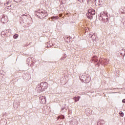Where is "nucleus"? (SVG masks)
Masks as SVG:
<instances>
[{"instance_id": "obj_1", "label": "nucleus", "mask_w": 125, "mask_h": 125, "mask_svg": "<svg viewBox=\"0 0 125 125\" xmlns=\"http://www.w3.org/2000/svg\"><path fill=\"white\" fill-rule=\"evenodd\" d=\"M88 13L86 14V16L88 19H92L93 15L95 14V10L93 9L92 8H89L88 10Z\"/></svg>"}, {"instance_id": "obj_2", "label": "nucleus", "mask_w": 125, "mask_h": 125, "mask_svg": "<svg viewBox=\"0 0 125 125\" xmlns=\"http://www.w3.org/2000/svg\"><path fill=\"white\" fill-rule=\"evenodd\" d=\"M38 91H43L45 89L47 88V83H41L40 85L37 87Z\"/></svg>"}, {"instance_id": "obj_3", "label": "nucleus", "mask_w": 125, "mask_h": 125, "mask_svg": "<svg viewBox=\"0 0 125 125\" xmlns=\"http://www.w3.org/2000/svg\"><path fill=\"white\" fill-rule=\"evenodd\" d=\"M8 21V18L7 16L5 15H3L2 17L1 18V22L2 23H6Z\"/></svg>"}, {"instance_id": "obj_4", "label": "nucleus", "mask_w": 125, "mask_h": 125, "mask_svg": "<svg viewBox=\"0 0 125 125\" xmlns=\"http://www.w3.org/2000/svg\"><path fill=\"white\" fill-rule=\"evenodd\" d=\"M107 13L104 12H102L100 14V19L105 20V18L107 17Z\"/></svg>"}, {"instance_id": "obj_5", "label": "nucleus", "mask_w": 125, "mask_h": 125, "mask_svg": "<svg viewBox=\"0 0 125 125\" xmlns=\"http://www.w3.org/2000/svg\"><path fill=\"white\" fill-rule=\"evenodd\" d=\"M37 16H39L41 18H45L47 16L48 14L46 13H38V14H36Z\"/></svg>"}, {"instance_id": "obj_6", "label": "nucleus", "mask_w": 125, "mask_h": 125, "mask_svg": "<svg viewBox=\"0 0 125 125\" xmlns=\"http://www.w3.org/2000/svg\"><path fill=\"white\" fill-rule=\"evenodd\" d=\"M39 100L40 101V103L42 104H44L46 103V99L45 97H40Z\"/></svg>"}, {"instance_id": "obj_7", "label": "nucleus", "mask_w": 125, "mask_h": 125, "mask_svg": "<svg viewBox=\"0 0 125 125\" xmlns=\"http://www.w3.org/2000/svg\"><path fill=\"white\" fill-rule=\"evenodd\" d=\"M80 99V97H75L73 98V99L75 101V102H77L79 101V99Z\"/></svg>"}, {"instance_id": "obj_8", "label": "nucleus", "mask_w": 125, "mask_h": 125, "mask_svg": "<svg viewBox=\"0 0 125 125\" xmlns=\"http://www.w3.org/2000/svg\"><path fill=\"white\" fill-rule=\"evenodd\" d=\"M119 114L121 117H123L124 116V113L122 111L119 112Z\"/></svg>"}, {"instance_id": "obj_9", "label": "nucleus", "mask_w": 125, "mask_h": 125, "mask_svg": "<svg viewBox=\"0 0 125 125\" xmlns=\"http://www.w3.org/2000/svg\"><path fill=\"white\" fill-rule=\"evenodd\" d=\"M19 37V35L18 34H16L14 35V39H16Z\"/></svg>"}, {"instance_id": "obj_10", "label": "nucleus", "mask_w": 125, "mask_h": 125, "mask_svg": "<svg viewBox=\"0 0 125 125\" xmlns=\"http://www.w3.org/2000/svg\"><path fill=\"white\" fill-rule=\"evenodd\" d=\"M66 109L65 108H62V109H61V111L63 113L66 112Z\"/></svg>"}, {"instance_id": "obj_11", "label": "nucleus", "mask_w": 125, "mask_h": 125, "mask_svg": "<svg viewBox=\"0 0 125 125\" xmlns=\"http://www.w3.org/2000/svg\"><path fill=\"white\" fill-rule=\"evenodd\" d=\"M97 1H98L99 3H100V4H101V3H103V0H97Z\"/></svg>"}, {"instance_id": "obj_12", "label": "nucleus", "mask_w": 125, "mask_h": 125, "mask_svg": "<svg viewBox=\"0 0 125 125\" xmlns=\"http://www.w3.org/2000/svg\"><path fill=\"white\" fill-rule=\"evenodd\" d=\"M60 117V119L62 120H63L64 118V116L63 115H61Z\"/></svg>"}, {"instance_id": "obj_13", "label": "nucleus", "mask_w": 125, "mask_h": 125, "mask_svg": "<svg viewBox=\"0 0 125 125\" xmlns=\"http://www.w3.org/2000/svg\"><path fill=\"white\" fill-rule=\"evenodd\" d=\"M51 19L52 20H54V19H57V17H52V18H51Z\"/></svg>"}, {"instance_id": "obj_14", "label": "nucleus", "mask_w": 125, "mask_h": 125, "mask_svg": "<svg viewBox=\"0 0 125 125\" xmlns=\"http://www.w3.org/2000/svg\"><path fill=\"white\" fill-rule=\"evenodd\" d=\"M15 1H16V2H18L19 1H21V0H14Z\"/></svg>"}, {"instance_id": "obj_15", "label": "nucleus", "mask_w": 125, "mask_h": 125, "mask_svg": "<svg viewBox=\"0 0 125 125\" xmlns=\"http://www.w3.org/2000/svg\"><path fill=\"white\" fill-rule=\"evenodd\" d=\"M23 16H27V14H23V15L21 16V18H22Z\"/></svg>"}, {"instance_id": "obj_16", "label": "nucleus", "mask_w": 125, "mask_h": 125, "mask_svg": "<svg viewBox=\"0 0 125 125\" xmlns=\"http://www.w3.org/2000/svg\"><path fill=\"white\" fill-rule=\"evenodd\" d=\"M122 102L123 103H125V99L123 100Z\"/></svg>"}, {"instance_id": "obj_17", "label": "nucleus", "mask_w": 125, "mask_h": 125, "mask_svg": "<svg viewBox=\"0 0 125 125\" xmlns=\"http://www.w3.org/2000/svg\"><path fill=\"white\" fill-rule=\"evenodd\" d=\"M78 1H79L80 2H83V0H78Z\"/></svg>"}, {"instance_id": "obj_18", "label": "nucleus", "mask_w": 125, "mask_h": 125, "mask_svg": "<svg viewBox=\"0 0 125 125\" xmlns=\"http://www.w3.org/2000/svg\"><path fill=\"white\" fill-rule=\"evenodd\" d=\"M60 116L58 117V120H59L60 119Z\"/></svg>"}, {"instance_id": "obj_19", "label": "nucleus", "mask_w": 125, "mask_h": 125, "mask_svg": "<svg viewBox=\"0 0 125 125\" xmlns=\"http://www.w3.org/2000/svg\"><path fill=\"white\" fill-rule=\"evenodd\" d=\"M98 61V60H97L96 61V62H97Z\"/></svg>"}, {"instance_id": "obj_20", "label": "nucleus", "mask_w": 125, "mask_h": 125, "mask_svg": "<svg viewBox=\"0 0 125 125\" xmlns=\"http://www.w3.org/2000/svg\"><path fill=\"white\" fill-rule=\"evenodd\" d=\"M86 82H87V79H85Z\"/></svg>"}, {"instance_id": "obj_21", "label": "nucleus", "mask_w": 125, "mask_h": 125, "mask_svg": "<svg viewBox=\"0 0 125 125\" xmlns=\"http://www.w3.org/2000/svg\"><path fill=\"white\" fill-rule=\"evenodd\" d=\"M88 1H90V0H88Z\"/></svg>"}, {"instance_id": "obj_22", "label": "nucleus", "mask_w": 125, "mask_h": 125, "mask_svg": "<svg viewBox=\"0 0 125 125\" xmlns=\"http://www.w3.org/2000/svg\"><path fill=\"white\" fill-rule=\"evenodd\" d=\"M92 37H93V35H92L91 37L92 38Z\"/></svg>"}, {"instance_id": "obj_23", "label": "nucleus", "mask_w": 125, "mask_h": 125, "mask_svg": "<svg viewBox=\"0 0 125 125\" xmlns=\"http://www.w3.org/2000/svg\"><path fill=\"white\" fill-rule=\"evenodd\" d=\"M106 19H107V18H106Z\"/></svg>"}, {"instance_id": "obj_24", "label": "nucleus", "mask_w": 125, "mask_h": 125, "mask_svg": "<svg viewBox=\"0 0 125 125\" xmlns=\"http://www.w3.org/2000/svg\"><path fill=\"white\" fill-rule=\"evenodd\" d=\"M96 40H97V38H96Z\"/></svg>"}, {"instance_id": "obj_25", "label": "nucleus", "mask_w": 125, "mask_h": 125, "mask_svg": "<svg viewBox=\"0 0 125 125\" xmlns=\"http://www.w3.org/2000/svg\"><path fill=\"white\" fill-rule=\"evenodd\" d=\"M121 54L122 55V53H121Z\"/></svg>"}]
</instances>
